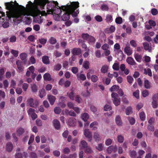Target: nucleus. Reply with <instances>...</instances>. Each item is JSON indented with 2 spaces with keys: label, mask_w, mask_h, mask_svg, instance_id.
I'll use <instances>...</instances> for the list:
<instances>
[{
  "label": "nucleus",
  "mask_w": 158,
  "mask_h": 158,
  "mask_svg": "<svg viewBox=\"0 0 158 158\" xmlns=\"http://www.w3.org/2000/svg\"><path fill=\"white\" fill-rule=\"evenodd\" d=\"M119 87L117 85H114L112 86L110 89L111 92L116 91L119 89Z\"/></svg>",
  "instance_id": "obj_30"
},
{
  "label": "nucleus",
  "mask_w": 158,
  "mask_h": 158,
  "mask_svg": "<svg viewBox=\"0 0 158 158\" xmlns=\"http://www.w3.org/2000/svg\"><path fill=\"white\" fill-rule=\"evenodd\" d=\"M108 69V66L106 65H104L102 66L101 69V71L102 73H105L107 72Z\"/></svg>",
  "instance_id": "obj_22"
},
{
  "label": "nucleus",
  "mask_w": 158,
  "mask_h": 158,
  "mask_svg": "<svg viewBox=\"0 0 158 158\" xmlns=\"http://www.w3.org/2000/svg\"><path fill=\"white\" fill-rule=\"evenodd\" d=\"M98 123L94 122L91 123L90 127L93 130H96L98 129Z\"/></svg>",
  "instance_id": "obj_20"
},
{
  "label": "nucleus",
  "mask_w": 158,
  "mask_h": 158,
  "mask_svg": "<svg viewBox=\"0 0 158 158\" xmlns=\"http://www.w3.org/2000/svg\"><path fill=\"white\" fill-rule=\"evenodd\" d=\"M11 52L15 57H17L18 55L19 52L18 51L12 49L11 51Z\"/></svg>",
  "instance_id": "obj_54"
},
{
  "label": "nucleus",
  "mask_w": 158,
  "mask_h": 158,
  "mask_svg": "<svg viewBox=\"0 0 158 158\" xmlns=\"http://www.w3.org/2000/svg\"><path fill=\"white\" fill-rule=\"evenodd\" d=\"M144 73L146 74H148L150 77H151L152 76L151 70L149 68L147 69H144Z\"/></svg>",
  "instance_id": "obj_35"
},
{
  "label": "nucleus",
  "mask_w": 158,
  "mask_h": 158,
  "mask_svg": "<svg viewBox=\"0 0 158 158\" xmlns=\"http://www.w3.org/2000/svg\"><path fill=\"white\" fill-rule=\"evenodd\" d=\"M112 100L115 106L119 105L120 103L119 99L118 98V94L116 93L113 92L111 94Z\"/></svg>",
  "instance_id": "obj_5"
},
{
  "label": "nucleus",
  "mask_w": 158,
  "mask_h": 158,
  "mask_svg": "<svg viewBox=\"0 0 158 158\" xmlns=\"http://www.w3.org/2000/svg\"><path fill=\"white\" fill-rule=\"evenodd\" d=\"M77 119L74 118H70L68 121V125L71 127H74L76 125Z\"/></svg>",
  "instance_id": "obj_11"
},
{
  "label": "nucleus",
  "mask_w": 158,
  "mask_h": 158,
  "mask_svg": "<svg viewBox=\"0 0 158 158\" xmlns=\"http://www.w3.org/2000/svg\"><path fill=\"white\" fill-rule=\"evenodd\" d=\"M132 113V108L129 107L127 108L126 110V114L127 115H129Z\"/></svg>",
  "instance_id": "obj_55"
},
{
  "label": "nucleus",
  "mask_w": 158,
  "mask_h": 158,
  "mask_svg": "<svg viewBox=\"0 0 158 158\" xmlns=\"http://www.w3.org/2000/svg\"><path fill=\"white\" fill-rule=\"evenodd\" d=\"M130 44L131 46L133 47H136L137 46V44L135 41L132 40L130 41Z\"/></svg>",
  "instance_id": "obj_62"
},
{
  "label": "nucleus",
  "mask_w": 158,
  "mask_h": 158,
  "mask_svg": "<svg viewBox=\"0 0 158 158\" xmlns=\"http://www.w3.org/2000/svg\"><path fill=\"white\" fill-rule=\"evenodd\" d=\"M19 56L22 60L25 61L27 60V55L26 53H21L20 54Z\"/></svg>",
  "instance_id": "obj_34"
},
{
  "label": "nucleus",
  "mask_w": 158,
  "mask_h": 158,
  "mask_svg": "<svg viewBox=\"0 0 158 158\" xmlns=\"http://www.w3.org/2000/svg\"><path fill=\"white\" fill-rule=\"evenodd\" d=\"M31 85V88L32 91L34 92H36L38 90L37 86L35 84H32Z\"/></svg>",
  "instance_id": "obj_36"
},
{
  "label": "nucleus",
  "mask_w": 158,
  "mask_h": 158,
  "mask_svg": "<svg viewBox=\"0 0 158 158\" xmlns=\"http://www.w3.org/2000/svg\"><path fill=\"white\" fill-rule=\"evenodd\" d=\"M49 42L52 44H55L57 42L56 39L53 37H51L49 40Z\"/></svg>",
  "instance_id": "obj_40"
},
{
  "label": "nucleus",
  "mask_w": 158,
  "mask_h": 158,
  "mask_svg": "<svg viewBox=\"0 0 158 158\" xmlns=\"http://www.w3.org/2000/svg\"><path fill=\"white\" fill-rule=\"evenodd\" d=\"M128 44L127 43V44H126L124 48V51L127 56H130L132 54V50Z\"/></svg>",
  "instance_id": "obj_9"
},
{
  "label": "nucleus",
  "mask_w": 158,
  "mask_h": 158,
  "mask_svg": "<svg viewBox=\"0 0 158 158\" xmlns=\"http://www.w3.org/2000/svg\"><path fill=\"white\" fill-rule=\"evenodd\" d=\"M39 101L37 100H34L32 98H30L27 101V104L31 107L36 108L39 105Z\"/></svg>",
  "instance_id": "obj_6"
},
{
  "label": "nucleus",
  "mask_w": 158,
  "mask_h": 158,
  "mask_svg": "<svg viewBox=\"0 0 158 158\" xmlns=\"http://www.w3.org/2000/svg\"><path fill=\"white\" fill-rule=\"evenodd\" d=\"M35 110L31 108H30L27 111L28 115L30 116L33 120H35L37 117V115L35 112Z\"/></svg>",
  "instance_id": "obj_7"
},
{
  "label": "nucleus",
  "mask_w": 158,
  "mask_h": 158,
  "mask_svg": "<svg viewBox=\"0 0 158 158\" xmlns=\"http://www.w3.org/2000/svg\"><path fill=\"white\" fill-rule=\"evenodd\" d=\"M139 90H137L133 93V95L137 99H138L139 98Z\"/></svg>",
  "instance_id": "obj_56"
},
{
  "label": "nucleus",
  "mask_w": 158,
  "mask_h": 158,
  "mask_svg": "<svg viewBox=\"0 0 158 158\" xmlns=\"http://www.w3.org/2000/svg\"><path fill=\"white\" fill-rule=\"evenodd\" d=\"M118 74L117 72H115L113 73V74H111L109 73L108 74V77L110 78H112L113 77H117L118 76Z\"/></svg>",
  "instance_id": "obj_37"
},
{
  "label": "nucleus",
  "mask_w": 158,
  "mask_h": 158,
  "mask_svg": "<svg viewBox=\"0 0 158 158\" xmlns=\"http://www.w3.org/2000/svg\"><path fill=\"white\" fill-rule=\"evenodd\" d=\"M14 2H12L5 4L6 8L9 11L6 12V15L9 18H15L22 20L24 16H31L34 17V20L35 23L41 24L43 22L41 16L47 15L45 11H41L38 8V6L35 2L34 4L29 1L26 7L19 6L15 1Z\"/></svg>",
  "instance_id": "obj_1"
},
{
  "label": "nucleus",
  "mask_w": 158,
  "mask_h": 158,
  "mask_svg": "<svg viewBox=\"0 0 158 158\" xmlns=\"http://www.w3.org/2000/svg\"><path fill=\"white\" fill-rule=\"evenodd\" d=\"M143 45L144 49L146 50H148L149 52H150L152 51V48L150 47L148 43L145 42L143 43Z\"/></svg>",
  "instance_id": "obj_21"
},
{
  "label": "nucleus",
  "mask_w": 158,
  "mask_h": 158,
  "mask_svg": "<svg viewBox=\"0 0 158 158\" xmlns=\"http://www.w3.org/2000/svg\"><path fill=\"white\" fill-rule=\"evenodd\" d=\"M40 43L43 45H44L46 44L47 41V39L44 38H41L39 39Z\"/></svg>",
  "instance_id": "obj_50"
},
{
  "label": "nucleus",
  "mask_w": 158,
  "mask_h": 158,
  "mask_svg": "<svg viewBox=\"0 0 158 158\" xmlns=\"http://www.w3.org/2000/svg\"><path fill=\"white\" fill-rule=\"evenodd\" d=\"M53 123L55 128L56 129L58 130L60 128V125L58 120L56 119H54L53 121Z\"/></svg>",
  "instance_id": "obj_15"
},
{
  "label": "nucleus",
  "mask_w": 158,
  "mask_h": 158,
  "mask_svg": "<svg viewBox=\"0 0 158 158\" xmlns=\"http://www.w3.org/2000/svg\"><path fill=\"white\" fill-rule=\"evenodd\" d=\"M91 81L94 82H96L98 80V77L96 75H92L90 77Z\"/></svg>",
  "instance_id": "obj_47"
},
{
  "label": "nucleus",
  "mask_w": 158,
  "mask_h": 158,
  "mask_svg": "<svg viewBox=\"0 0 158 158\" xmlns=\"http://www.w3.org/2000/svg\"><path fill=\"white\" fill-rule=\"evenodd\" d=\"M94 138L96 141H99L100 140V137L99 134L96 132L94 133Z\"/></svg>",
  "instance_id": "obj_39"
},
{
  "label": "nucleus",
  "mask_w": 158,
  "mask_h": 158,
  "mask_svg": "<svg viewBox=\"0 0 158 158\" xmlns=\"http://www.w3.org/2000/svg\"><path fill=\"white\" fill-rule=\"evenodd\" d=\"M16 64L19 71L22 72L23 70L24 67L22 65L21 62L19 60H17L16 61Z\"/></svg>",
  "instance_id": "obj_13"
},
{
  "label": "nucleus",
  "mask_w": 158,
  "mask_h": 158,
  "mask_svg": "<svg viewBox=\"0 0 158 158\" xmlns=\"http://www.w3.org/2000/svg\"><path fill=\"white\" fill-rule=\"evenodd\" d=\"M116 150L117 147L116 146H111L108 148L106 150L108 153H110L113 150L116 152Z\"/></svg>",
  "instance_id": "obj_19"
},
{
  "label": "nucleus",
  "mask_w": 158,
  "mask_h": 158,
  "mask_svg": "<svg viewBox=\"0 0 158 158\" xmlns=\"http://www.w3.org/2000/svg\"><path fill=\"white\" fill-rule=\"evenodd\" d=\"M103 144L101 143H99L96 147V148L99 151H101L103 149Z\"/></svg>",
  "instance_id": "obj_49"
},
{
  "label": "nucleus",
  "mask_w": 158,
  "mask_h": 158,
  "mask_svg": "<svg viewBox=\"0 0 158 158\" xmlns=\"http://www.w3.org/2000/svg\"><path fill=\"white\" fill-rule=\"evenodd\" d=\"M81 118L84 121H87L89 118V114L86 113H84L81 114Z\"/></svg>",
  "instance_id": "obj_18"
},
{
  "label": "nucleus",
  "mask_w": 158,
  "mask_h": 158,
  "mask_svg": "<svg viewBox=\"0 0 158 158\" xmlns=\"http://www.w3.org/2000/svg\"><path fill=\"white\" fill-rule=\"evenodd\" d=\"M77 78H79L82 81H84L86 79V77L83 74H80V75L77 74Z\"/></svg>",
  "instance_id": "obj_41"
},
{
  "label": "nucleus",
  "mask_w": 158,
  "mask_h": 158,
  "mask_svg": "<svg viewBox=\"0 0 158 158\" xmlns=\"http://www.w3.org/2000/svg\"><path fill=\"white\" fill-rule=\"evenodd\" d=\"M154 35V32H153L145 31L143 34V35H150L152 36Z\"/></svg>",
  "instance_id": "obj_57"
},
{
  "label": "nucleus",
  "mask_w": 158,
  "mask_h": 158,
  "mask_svg": "<svg viewBox=\"0 0 158 158\" xmlns=\"http://www.w3.org/2000/svg\"><path fill=\"white\" fill-rule=\"evenodd\" d=\"M156 25L155 22L152 20H150L148 23H146L145 27L148 29L152 28V27H154Z\"/></svg>",
  "instance_id": "obj_10"
},
{
  "label": "nucleus",
  "mask_w": 158,
  "mask_h": 158,
  "mask_svg": "<svg viewBox=\"0 0 158 158\" xmlns=\"http://www.w3.org/2000/svg\"><path fill=\"white\" fill-rule=\"evenodd\" d=\"M115 122L116 124L118 126H121L122 125V122L121 117L119 115L116 116Z\"/></svg>",
  "instance_id": "obj_14"
},
{
  "label": "nucleus",
  "mask_w": 158,
  "mask_h": 158,
  "mask_svg": "<svg viewBox=\"0 0 158 158\" xmlns=\"http://www.w3.org/2000/svg\"><path fill=\"white\" fill-rule=\"evenodd\" d=\"M44 79L47 81H50L52 78L50 75L48 73H45L43 76Z\"/></svg>",
  "instance_id": "obj_24"
},
{
  "label": "nucleus",
  "mask_w": 158,
  "mask_h": 158,
  "mask_svg": "<svg viewBox=\"0 0 158 158\" xmlns=\"http://www.w3.org/2000/svg\"><path fill=\"white\" fill-rule=\"evenodd\" d=\"M129 153L130 156L132 158H135L136 155V152L135 151H130Z\"/></svg>",
  "instance_id": "obj_60"
},
{
  "label": "nucleus",
  "mask_w": 158,
  "mask_h": 158,
  "mask_svg": "<svg viewBox=\"0 0 158 158\" xmlns=\"http://www.w3.org/2000/svg\"><path fill=\"white\" fill-rule=\"evenodd\" d=\"M13 147L12 144L10 143H8L6 146V148L7 151L10 152L12 149Z\"/></svg>",
  "instance_id": "obj_33"
},
{
  "label": "nucleus",
  "mask_w": 158,
  "mask_h": 158,
  "mask_svg": "<svg viewBox=\"0 0 158 158\" xmlns=\"http://www.w3.org/2000/svg\"><path fill=\"white\" fill-rule=\"evenodd\" d=\"M117 139L119 142L122 143L124 141V137L121 135H118L117 136Z\"/></svg>",
  "instance_id": "obj_53"
},
{
  "label": "nucleus",
  "mask_w": 158,
  "mask_h": 158,
  "mask_svg": "<svg viewBox=\"0 0 158 158\" xmlns=\"http://www.w3.org/2000/svg\"><path fill=\"white\" fill-rule=\"evenodd\" d=\"M89 61L86 60L84 62L83 66L84 68L86 69H88L89 68Z\"/></svg>",
  "instance_id": "obj_43"
},
{
  "label": "nucleus",
  "mask_w": 158,
  "mask_h": 158,
  "mask_svg": "<svg viewBox=\"0 0 158 158\" xmlns=\"http://www.w3.org/2000/svg\"><path fill=\"white\" fill-rule=\"evenodd\" d=\"M54 111L55 114H59L61 111V110L60 108L56 107L54 108Z\"/></svg>",
  "instance_id": "obj_45"
},
{
  "label": "nucleus",
  "mask_w": 158,
  "mask_h": 158,
  "mask_svg": "<svg viewBox=\"0 0 158 158\" xmlns=\"http://www.w3.org/2000/svg\"><path fill=\"white\" fill-rule=\"evenodd\" d=\"M149 94V92L147 90H143L142 92V96L144 98H145L148 96Z\"/></svg>",
  "instance_id": "obj_51"
},
{
  "label": "nucleus",
  "mask_w": 158,
  "mask_h": 158,
  "mask_svg": "<svg viewBox=\"0 0 158 158\" xmlns=\"http://www.w3.org/2000/svg\"><path fill=\"white\" fill-rule=\"evenodd\" d=\"M114 51L118 60L120 61L122 60L123 56V54L122 51L120 49V45L118 43H116L114 45Z\"/></svg>",
  "instance_id": "obj_4"
},
{
  "label": "nucleus",
  "mask_w": 158,
  "mask_h": 158,
  "mask_svg": "<svg viewBox=\"0 0 158 158\" xmlns=\"http://www.w3.org/2000/svg\"><path fill=\"white\" fill-rule=\"evenodd\" d=\"M67 94L71 100H74L75 94L73 91H71L70 92H68Z\"/></svg>",
  "instance_id": "obj_32"
},
{
  "label": "nucleus",
  "mask_w": 158,
  "mask_h": 158,
  "mask_svg": "<svg viewBox=\"0 0 158 158\" xmlns=\"http://www.w3.org/2000/svg\"><path fill=\"white\" fill-rule=\"evenodd\" d=\"M105 20L108 23H111L113 21L112 16L110 15H107Z\"/></svg>",
  "instance_id": "obj_29"
},
{
  "label": "nucleus",
  "mask_w": 158,
  "mask_h": 158,
  "mask_svg": "<svg viewBox=\"0 0 158 158\" xmlns=\"http://www.w3.org/2000/svg\"><path fill=\"white\" fill-rule=\"evenodd\" d=\"M112 68L113 69L118 71L119 69V66L118 64L117 63H114L113 65Z\"/></svg>",
  "instance_id": "obj_46"
},
{
  "label": "nucleus",
  "mask_w": 158,
  "mask_h": 158,
  "mask_svg": "<svg viewBox=\"0 0 158 158\" xmlns=\"http://www.w3.org/2000/svg\"><path fill=\"white\" fill-rule=\"evenodd\" d=\"M16 37L15 35H12L10 37L9 40L10 42L14 43L16 41Z\"/></svg>",
  "instance_id": "obj_58"
},
{
  "label": "nucleus",
  "mask_w": 158,
  "mask_h": 158,
  "mask_svg": "<svg viewBox=\"0 0 158 158\" xmlns=\"http://www.w3.org/2000/svg\"><path fill=\"white\" fill-rule=\"evenodd\" d=\"M24 132V129L20 127L17 128L16 130V134L19 136L22 135Z\"/></svg>",
  "instance_id": "obj_17"
},
{
  "label": "nucleus",
  "mask_w": 158,
  "mask_h": 158,
  "mask_svg": "<svg viewBox=\"0 0 158 158\" xmlns=\"http://www.w3.org/2000/svg\"><path fill=\"white\" fill-rule=\"evenodd\" d=\"M96 56L98 58L101 57V53L100 50H98L96 51L95 53Z\"/></svg>",
  "instance_id": "obj_63"
},
{
  "label": "nucleus",
  "mask_w": 158,
  "mask_h": 158,
  "mask_svg": "<svg viewBox=\"0 0 158 158\" xmlns=\"http://www.w3.org/2000/svg\"><path fill=\"white\" fill-rule=\"evenodd\" d=\"M34 2L36 5L40 6L42 8H43L45 4L47 3V14H52L55 20H59V14L61 10L60 7L58 6V3L57 2L49 1L48 0H35Z\"/></svg>",
  "instance_id": "obj_2"
},
{
  "label": "nucleus",
  "mask_w": 158,
  "mask_h": 158,
  "mask_svg": "<svg viewBox=\"0 0 158 158\" xmlns=\"http://www.w3.org/2000/svg\"><path fill=\"white\" fill-rule=\"evenodd\" d=\"M46 94L45 91L44 89H42L39 91V96L41 98H42L46 95Z\"/></svg>",
  "instance_id": "obj_25"
},
{
  "label": "nucleus",
  "mask_w": 158,
  "mask_h": 158,
  "mask_svg": "<svg viewBox=\"0 0 158 158\" xmlns=\"http://www.w3.org/2000/svg\"><path fill=\"white\" fill-rule=\"evenodd\" d=\"M75 101L78 103H81L82 102V99L79 95H77L75 97Z\"/></svg>",
  "instance_id": "obj_59"
},
{
  "label": "nucleus",
  "mask_w": 158,
  "mask_h": 158,
  "mask_svg": "<svg viewBox=\"0 0 158 158\" xmlns=\"http://www.w3.org/2000/svg\"><path fill=\"white\" fill-rule=\"evenodd\" d=\"M96 41V39L93 36L91 35H89L87 40L89 44L94 43Z\"/></svg>",
  "instance_id": "obj_27"
},
{
  "label": "nucleus",
  "mask_w": 158,
  "mask_h": 158,
  "mask_svg": "<svg viewBox=\"0 0 158 158\" xmlns=\"http://www.w3.org/2000/svg\"><path fill=\"white\" fill-rule=\"evenodd\" d=\"M128 120L130 124L131 125H133L135 123V120L133 117H129L128 118Z\"/></svg>",
  "instance_id": "obj_52"
},
{
  "label": "nucleus",
  "mask_w": 158,
  "mask_h": 158,
  "mask_svg": "<svg viewBox=\"0 0 158 158\" xmlns=\"http://www.w3.org/2000/svg\"><path fill=\"white\" fill-rule=\"evenodd\" d=\"M144 87L146 89H149L151 87V85L149 81L147 80H145L144 81Z\"/></svg>",
  "instance_id": "obj_42"
},
{
  "label": "nucleus",
  "mask_w": 158,
  "mask_h": 158,
  "mask_svg": "<svg viewBox=\"0 0 158 158\" xmlns=\"http://www.w3.org/2000/svg\"><path fill=\"white\" fill-rule=\"evenodd\" d=\"M134 57L137 61L139 63L141 62L142 60V56L141 55L137 53H135L134 54Z\"/></svg>",
  "instance_id": "obj_16"
},
{
  "label": "nucleus",
  "mask_w": 158,
  "mask_h": 158,
  "mask_svg": "<svg viewBox=\"0 0 158 158\" xmlns=\"http://www.w3.org/2000/svg\"><path fill=\"white\" fill-rule=\"evenodd\" d=\"M47 97L50 105H53L56 100V98L55 96L52 95H48Z\"/></svg>",
  "instance_id": "obj_12"
},
{
  "label": "nucleus",
  "mask_w": 158,
  "mask_h": 158,
  "mask_svg": "<svg viewBox=\"0 0 158 158\" xmlns=\"http://www.w3.org/2000/svg\"><path fill=\"white\" fill-rule=\"evenodd\" d=\"M84 134L85 136L89 139V141H91L92 139V133L88 129H85L84 131Z\"/></svg>",
  "instance_id": "obj_8"
},
{
  "label": "nucleus",
  "mask_w": 158,
  "mask_h": 158,
  "mask_svg": "<svg viewBox=\"0 0 158 158\" xmlns=\"http://www.w3.org/2000/svg\"><path fill=\"white\" fill-rule=\"evenodd\" d=\"M152 105L153 108L155 109L158 106V103L156 100H153Z\"/></svg>",
  "instance_id": "obj_48"
},
{
  "label": "nucleus",
  "mask_w": 158,
  "mask_h": 158,
  "mask_svg": "<svg viewBox=\"0 0 158 158\" xmlns=\"http://www.w3.org/2000/svg\"><path fill=\"white\" fill-rule=\"evenodd\" d=\"M127 61L128 64L131 65H134L135 64V62L133 59L131 57H128L127 58Z\"/></svg>",
  "instance_id": "obj_26"
},
{
  "label": "nucleus",
  "mask_w": 158,
  "mask_h": 158,
  "mask_svg": "<svg viewBox=\"0 0 158 158\" xmlns=\"http://www.w3.org/2000/svg\"><path fill=\"white\" fill-rule=\"evenodd\" d=\"M83 17L86 21H89L91 19V17L88 15H85Z\"/></svg>",
  "instance_id": "obj_64"
},
{
  "label": "nucleus",
  "mask_w": 158,
  "mask_h": 158,
  "mask_svg": "<svg viewBox=\"0 0 158 158\" xmlns=\"http://www.w3.org/2000/svg\"><path fill=\"white\" fill-rule=\"evenodd\" d=\"M90 109L94 114H96L97 110V108L94 106L93 105L91 106Z\"/></svg>",
  "instance_id": "obj_61"
},
{
  "label": "nucleus",
  "mask_w": 158,
  "mask_h": 158,
  "mask_svg": "<svg viewBox=\"0 0 158 158\" xmlns=\"http://www.w3.org/2000/svg\"><path fill=\"white\" fill-rule=\"evenodd\" d=\"M42 61L45 64H49L50 63V60L49 57L47 56H44L43 57Z\"/></svg>",
  "instance_id": "obj_28"
},
{
  "label": "nucleus",
  "mask_w": 158,
  "mask_h": 158,
  "mask_svg": "<svg viewBox=\"0 0 158 158\" xmlns=\"http://www.w3.org/2000/svg\"><path fill=\"white\" fill-rule=\"evenodd\" d=\"M81 50L79 48H73L72 52L74 55H78L81 53Z\"/></svg>",
  "instance_id": "obj_23"
},
{
  "label": "nucleus",
  "mask_w": 158,
  "mask_h": 158,
  "mask_svg": "<svg viewBox=\"0 0 158 158\" xmlns=\"http://www.w3.org/2000/svg\"><path fill=\"white\" fill-rule=\"evenodd\" d=\"M79 6V3L78 2H72L70 4H67L66 6H63L60 7L61 11L59 14L60 17L61 16L62 20L66 21L69 19L70 15L71 14L73 17H76L79 13L78 11H75V10Z\"/></svg>",
  "instance_id": "obj_3"
},
{
  "label": "nucleus",
  "mask_w": 158,
  "mask_h": 158,
  "mask_svg": "<svg viewBox=\"0 0 158 158\" xmlns=\"http://www.w3.org/2000/svg\"><path fill=\"white\" fill-rule=\"evenodd\" d=\"M94 72V71L93 69H90L89 70L87 74V77L88 79H89L90 78L91 74H93Z\"/></svg>",
  "instance_id": "obj_44"
},
{
  "label": "nucleus",
  "mask_w": 158,
  "mask_h": 158,
  "mask_svg": "<svg viewBox=\"0 0 158 158\" xmlns=\"http://www.w3.org/2000/svg\"><path fill=\"white\" fill-rule=\"evenodd\" d=\"M140 118L142 121H144L146 118V115L143 111L140 112L139 114Z\"/></svg>",
  "instance_id": "obj_31"
},
{
  "label": "nucleus",
  "mask_w": 158,
  "mask_h": 158,
  "mask_svg": "<svg viewBox=\"0 0 158 158\" xmlns=\"http://www.w3.org/2000/svg\"><path fill=\"white\" fill-rule=\"evenodd\" d=\"M87 144L86 141L84 140H82L80 145V146L81 148H85L87 147Z\"/></svg>",
  "instance_id": "obj_38"
}]
</instances>
